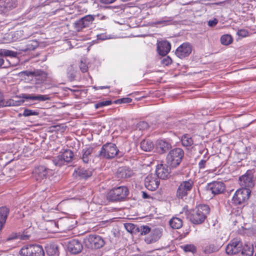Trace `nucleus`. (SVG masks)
I'll return each mask as SVG.
<instances>
[{"label":"nucleus","mask_w":256,"mask_h":256,"mask_svg":"<svg viewBox=\"0 0 256 256\" xmlns=\"http://www.w3.org/2000/svg\"><path fill=\"white\" fill-rule=\"evenodd\" d=\"M210 212V208L208 205L199 204L190 211L188 217L192 223L200 224L204 222Z\"/></svg>","instance_id":"f257e3e1"},{"label":"nucleus","mask_w":256,"mask_h":256,"mask_svg":"<svg viewBox=\"0 0 256 256\" xmlns=\"http://www.w3.org/2000/svg\"><path fill=\"white\" fill-rule=\"evenodd\" d=\"M75 222V220L70 218H61L57 222H50L47 230L52 233L69 230L74 228L73 223Z\"/></svg>","instance_id":"f03ea898"},{"label":"nucleus","mask_w":256,"mask_h":256,"mask_svg":"<svg viewBox=\"0 0 256 256\" xmlns=\"http://www.w3.org/2000/svg\"><path fill=\"white\" fill-rule=\"evenodd\" d=\"M184 156V152L181 148H173L166 156V165L170 168H176L180 164Z\"/></svg>","instance_id":"7ed1b4c3"},{"label":"nucleus","mask_w":256,"mask_h":256,"mask_svg":"<svg viewBox=\"0 0 256 256\" xmlns=\"http://www.w3.org/2000/svg\"><path fill=\"white\" fill-rule=\"evenodd\" d=\"M129 190L125 186H120L111 189L108 194V198L112 202H121L126 200Z\"/></svg>","instance_id":"20e7f679"},{"label":"nucleus","mask_w":256,"mask_h":256,"mask_svg":"<svg viewBox=\"0 0 256 256\" xmlns=\"http://www.w3.org/2000/svg\"><path fill=\"white\" fill-rule=\"evenodd\" d=\"M84 243L88 248L95 250L102 248L105 244L102 236L97 234H89L84 240Z\"/></svg>","instance_id":"39448f33"},{"label":"nucleus","mask_w":256,"mask_h":256,"mask_svg":"<svg viewBox=\"0 0 256 256\" xmlns=\"http://www.w3.org/2000/svg\"><path fill=\"white\" fill-rule=\"evenodd\" d=\"M118 152L119 150L115 144L108 142L102 146L99 156L102 158L110 160L114 158Z\"/></svg>","instance_id":"423d86ee"},{"label":"nucleus","mask_w":256,"mask_h":256,"mask_svg":"<svg viewBox=\"0 0 256 256\" xmlns=\"http://www.w3.org/2000/svg\"><path fill=\"white\" fill-rule=\"evenodd\" d=\"M250 194L251 190L249 188H239L237 190L232 198V204L235 206L244 204L249 199Z\"/></svg>","instance_id":"0eeeda50"},{"label":"nucleus","mask_w":256,"mask_h":256,"mask_svg":"<svg viewBox=\"0 0 256 256\" xmlns=\"http://www.w3.org/2000/svg\"><path fill=\"white\" fill-rule=\"evenodd\" d=\"M74 154L72 150L69 149L65 150L61 154L55 156L52 159L54 164L56 166H61L66 163L71 162L74 158Z\"/></svg>","instance_id":"6e6552de"},{"label":"nucleus","mask_w":256,"mask_h":256,"mask_svg":"<svg viewBox=\"0 0 256 256\" xmlns=\"http://www.w3.org/2000/svg\"><path fill=\"white\" fill-rule=\"evenodd\" d=\"M238 183L242 187L241 188L250 190V188H253L254 186L253 170H248L244 174L240 176L238 178Z\"/></svg>","instance_id":"1a4fd4ad"},{"label":"nucleus","mask_w":256,"mask_h":256,"mask_svg":"<svg viewBox=\"0 0 256 256\" xmlns=\"http://www.w3.org/2000/svg\"><path fill=\"white\" fill-rule=\"evenodd\" d=\"M242 247V242L237 238L231 240L226 248V252L228 255H234L240 252Z\"/></svg>","instance_id":"9d476101"},{"label":"nucleus","mask_w":256,"mask_h":256,"mask_svg":"<svg viewBox=\"0 0 256 256\" xmlns=\"http://www.w3.org/2000/svg\"><path fill=\"white\" fill-rule=\"evenodd\" d=\"M50 170L44 166L36 167L32 172L34 178L38 182H42L47 178Z\"/></svg>","instance_id":"9b49d317"},{"label":"nucleus","mask_w":256,"mask_h":256,"mask_svg":"<svg viewBox=\"0 0 256 256\" xmlns=\"http://www.w3.org/2000/svg\"><path fill=\"white\" fill-rule=\"evenodd\" d=\"M146 188L151 191L156 190L160 185V179L154 174H149L144 180Z\"/></svg>","instance_id":"f8f14e48"},{"label":"nucleus","mask_w":256,"mask_h":256,"mask_svg":"<svg viewBox=\"0 0 256 256\" xmlns=\"http://www.w3.org/2000/svg\"><path fill=\"white\" fill-rule=\"evenodd\" d=\"M194 185L193 181L189 180L182 182L177 190V196L178 198H182L187 196L190 191Z\"/></svg>","instance_id":"ddd939ff"},{"label":"nucleus","mask_w":256,"mask_h":256,"mask_svg":"<svg viewBox=\"0 0 256 256\" xmlns=\"http://www.w3.org/2000/svg\"><path fill=\"white\" fill-rule=\"evenodd\" d=\"M162 234V230L155 228L150 230V234L145 237L144 241L147 244L154 243L158 241Z\"/></svg>","instance_id":"4468645a"},{"label":"nucleus","mask_w":256,"mask_h":256,"mask_svg":"<svg viewBox=\"0 0 256 256\" xmlns=\"http://www.w3.org/2000/svg\"><path fill=\"white\" fill-rule=\"evenodd\" d=\"M17 5V0H0V14H6Z\"/></svg>","instance_id":"2eb2a0df"},{"label":"nucleus","mask_w":256,"mask_h":256,"mask_svg":"<svg viewBox=\"0 0 256 256\" xmlns=\"http://www.w3.org/2000/svg\"><path fill=\"white\" fill-rule=\"evenodd\" d=\"M192 47L189 42H184L176 50V54L180 58H184L190 54Z\"/></svg>","instance_id":"dca6fc26"},{"label":"nucleus","mask_w":256,"mask_h":256,"mask_svg":"<svg viewBox=\"0 0 256 256\" xmlns=\"http://www.w3.org/2000/svg\"><path fill=\"white\" fill-rule=\"evenodd\" d=\"M208 190L214 194H218L224 192L226 188L224 184L222 182L214 181L208 184Z\"/></svg>","instance_id":"f3484780"},{"label":"nucleus","mask_w":256,"mask_h":256,"mask_svg":"<svg viewBox=\"0 0 256 256\" xmlns=\"http://www.w3.org/2000/svg\"><path fill=\"white\" fill-rule=\"evenodd\" d=\"M92 174V172L90 169H86L80 166L75 168L72 174L74 178L79 179H87Z\"/></svg>","instance_id":"a211bd4d"},{"label":"nucleus","mask_w":256,"mask_h":256,"mask_svg":"<svg viewBox=\"0 0 256 256\" xmlns=\"http://www.w3.org/2000/svg\"><path fill=\"white\" fill-rule=\"evenodd\" d=\"M68 248L72 254H77L82 250V245L78 240H72L69 242Z\"/></svg>","instance_id":"6ab92c4d"},{"label":"nucleus","mask_w":256,"mask_h":256,"mask_svg":"<svg viewBox=\"0 0 256 256\" xmlns=\"http://www.w3.org/2000/svg\"><path fill=\"white\" fill-rule=\"evenodd\" d=\"M170 168L169 166L165 167L163 164H160L157 166L155 174L158 176L159 179L164 180L168 178L170 175Z\"/></svg>","instance_id":"aec40b11"},{"label":"nucleus","mask_w":256,"mask_h":256,"mask_svg":"<svg viewBox=\"0 0 256 256\" xmlns=\"http://www.w3.org/2000/svg\"><path fill=\"white\" fill-rule=\"evenodd\" d=\"M171 48L170 44L167 41H162L158 44L157 50L161 56H166Z\"/></svg>","instance_id":"412c9836"},{"label":"nucleus","mask_w":256,"mask_h":256,"mask_svg":"<svg viewBox=\"0 0 256 256\" xmlns=\"http://www.w3.org/2000/svg\"><path fill=\"white\" fill-rule=\"evenodd\" d=\"M132 174V171L130 168L126 166L119 168L116 172V176L120 179L130 178Z\"/></svg>","instance_id":"4be33fe9"},{"label":"nucleus","mask_w":256,"mask_h":256,"mask_svg":"<svg viewBox=\"0 0 256 256\" xmlns=\"http://www.w3.org/2000/svg\"><path fill=\"white\" fill-rule=\"evenodd\" d=\"M22 98L26 100H38L39 102L46 101L50 99V96L48 94L34 96L30 94H24L22 96Z\"/></svg>","instance_id":"5701e85b"},{"label":"nucleus","mask_w":256,"mask_h":256,"mask_svg":"<svg viewBox=\"0 0 256 256\" xmlns=\"http://www.w3.org/2000/svg\"><path fill=\"white\" fill-rule=\"evenodd\" d=\"M93 150L94 148L92 146L86 147L82 150L80 158L84 163L88 164L90 160Z\"/></svg>","instance_id":"b1692460"},{"label":"nucleus","mask_w":256,"mask_h":256,"mask_svg":"<svg viewBox=\"0 0 256 256\" xmlns=\"http://www.w3.org/2000/svg\"><path fill=\"white\" fill-rule=\"evenodd\" d=\"M9 212V209L6 206L0 208V231L2 229Z\"/></svg>","instance_id":"393cba45"},{"label":"nucleus","mask_w":256,"mask_h":256,"mask_svg":"<svg viewBox=\"0 0 256 256\" xmlns=\"http://www.w3.org/2000/svg\"><path fill=\"white\" fill-rule=\"evenodd\" d=\"M172 148L170 143L164 140H160L157 144V150L160 154L166 152L169 149Z\"/></svg>","instance_id":"a878e982"},{"label":"nucleus","mask_w":256,"mask_h":256,"mask_svg":"<svg viewBox=\"0 0 256 256\" xmlns=\"http://www.w3.org/2000/svg\"><path fill=\"white\" fill-rule=\"evenodd\" d=\"M46 253L48 255L53 256L58 254V248L55 244H50L46 247Z\"/></svg>","instance_id":"bb28decb"},{"label":"nucleus","mask_w":256,"mask_h":256,"mask_svg":"<svg viewBox=\"0 0 256 256\" xmlns=\"http://www.w3.org/2000/svg\"><path fill=\"white\" fill-rule=\"evenodd\" d=\"M220 246L216 242H213L206 246L204 251L206 254H211L218 251Z\"/></svg>","instance_id":"cd10ccee"},{"label":"nucleus","mask_w":256,"mask_h":256,"mask_svg":"<svg viewBox=\"0 0 256 256\" xmlns=\"http://www.w3.org/2000/svg\"><path fill=\"white\" fill-rule=\"evenodd\" d=\"M242 256H252L254 254V248L252 245L250 244H244L242 245L241 250Z\"/></svg>","instance_id":"c85d7f7f"},{"label":"nucleus","mask_w":256,"mask_h":256,"mask_svg":"<svg viewBox=\"0 0 256 256\" xmlns=\"http://www.w3.org/2000/svg\"><path fill=\"white\" fill-rule=\"evenodd\" d=\"M140 148L146 152H150L154 148V144L149 140H144L140 144Z\"/></svg>","instance_id":"c756f323"},{"label":"nucleus","mask_w":256,"mask_h":256,"mask_svg":"<svg viewBox=\"0 0 256 256\" xmlns=\"http://www.w3.org/2000/svg\"><path fill=\"white\" fill-rule=\"evenodd\" d=\"M30 256H44V252L42 246L32 244V252Z\"/></svg>","instance_id":"7c9ffc66"},{"label":"nucleus","mask_w":256,"mask_h":256,"mask_svg":"<svg viewBox=\"0 0 256 256\" xmlns=\"http://www.w3.org/2000/svg\"><path fill=\"white\" fill-rule=\"evenodd\" d=\"M182 144L184 146H192L194 144L192 138L188 134H184L181 138Z\"/></svg>","instance_id":"2f4dec72"},{"label":"nucleus","mask_w":256,"mask_h":256,"mask_svg":"<svg viewBox=\"0 0 256 256\" xmlns=\"http://www.w3.org/2000/svg\"><path fill=\"white\" fill-rule=\"evenodd\" d=\"M14 105V100L12 99H9L6 100L4 98L3 94L0 92V108L4 106H10Z\"/></svg>","instance_id":"473e14b6"},{"label":"nucleus","mask_w":256,"mask_h":256,"mask_svg":"<svg viewBox=\"0 0 256 256\" xmlns=\"http://www.w3.org/2000/svg\"><path fill=\"white\" fill-rule=\"evenodd\" d=\"M170 225L174 229H178L182 226V220L178 218H173L170 220Z\"/></svg>","instance_id":"72a5a7b5"},{"label":"nucleus","mask_w":256,"mask_h":256,"mask_svg":"<svg viewBox=\"0 0 256 256\" xmlns=\"http://www.w3.org/2000/svg\"><path fill=\"white\" fill-rule=\"evenodd\" d=\"M32 244L24 246L20 251L21 256H30L32 252Z\"/></svg>","instance_id":"f704fd0d"},{"label":"nucleus","mask_w":256,"mask_h":256,"mask_svg":"<svg viewBox=\"0 0 256 256\" xmlns=\"http://www.w3.org/2000/svg\"><path fill=\"white\" fill-rule=\"evenodd\" d=\"M220 42L222 45L228 46L233 42V38L231 35L226 34L220 37Z\"/></svg>","instance_id":"c9c22d12"},{"label":"nucleus","mask_w":256,"mask_h":256,"mask_svg":"<svg viewBox=\"0 0 256 256\" xmlns=\"http://www.w3.org/2000/svg\"><path fill=\"white\" fill-rule=\"evenodd\" d=\"M86 27L88 26L94 20V15H86L81 18Z\"/></svg>","instance_id":"e433bc0d"},{"label":"nucleus","mask_w":256,"mask_h":256,"mask_svg":"<svg viewBox=\"0 0 256 256\" xmlns=\"http://www.w3.org/2000/svg\"><path fill=\"white\" fill-rule=\"evenodd\" d=\"M0 56H10L11 57H16V52L12 50L6 49L0 50Z\"/></svg>","instance_id":"4c0bfd02"},{"label":"nucleus","mask_w":256,"mask_h":256,"mask_svg":"<svg viewBox=\"0 0 256 256\" xmlns=\"http://www.w3.org/2000/svg\"><path fill=\"white\" fill-rule=\"evenodd\" d=\"M136 230L141 235L145 236L150 232L151 229L148 226H141L140 228H136Z\"/></svg>","instance_id":"58836bf2"},{"label":"nucleus","mask_w":256,"mask_h":256,"mask_svg":"<svg viewBox=\"0 0 256 256\" xmlns=\"http://www.w3.org/2000/svg\"><path fill=\"white\" fill-rule=\"evenodd\" d=\"M38 114L39 112L38 111L28 108H25L22 114V115L25 117L32 116H38Z\"/></svg>","instance_id":"ea45409f"},{"label":"nucleus","mask_w":256,"mask_h":256,"mask_svg":"<svg viewBox=\"0 0 256 256\" xmlns=\"http://www.w3.org/2000/svg\"><path fill=\"white\" fill-rule=\"evenodd\" d=\"M112 104V102L110 100H106L104 101L99 102H97L94 106L96 109L102 108L105 106H110Z\"/></svg>","instance_id":"a19ab883"},{"label":"nucleus","mask_w":256,"mask_h":256,"mask_svg":"<svg viewBox=\"0 0 256 256\" xmlns=\"http://www.w3.org/2000/svg\"><path fill=\"white\" fill-rule=\"evenodd\" d=\"M84 28L86 27L81 18L77 20L74 24V28L78 32L82 30Z\"/></svg>","instance_id":"79ce46f5"},{"label":"nucleus","mask_w":256,"mask_h":256,"mask_svg":"<svg viewBox=\"0 0 256 256\" xmlns=\"http://www.w3.org/2000/svg\"><path fill=\"white\" fill-rule=\"evenodd\" d=\"M184 250L185 252H189L194 253L196 251V248L194 244H190L184 246Z\"/></svg>","instance_id":"37998d69"},{"label":"nucleus","mask_w":256,"mask_h":256,"mask_svg":"<svg viewBox=\"0 0 256 256\" xmlns=\"http://www.w3.org/2000/svg\"><path fill=\"white\" fill-rule=\"evenodd\" d=\"M172 62V59L170 56L164 58L161 60V64L164 66H168Z\"/></svg>","instance_id":"c03bdc74"},{"label":"nucleus","mask_w":256,"mask_h":256,"mask_svg":"<svg viewBox=\"0 0 256 256\" xmlns=\"http://www.w3.org/2000/svg\"><path fill=\"white\" fill-rule=\"evenodd\" d=\"M125 228L126 230L131 233L134 232V231L136 230V226L134 224L131 223H127L125 224Z\"/></svg>","instance_id":"a18cd8bd"},{"label":"nucleus","mask_w":256,"mask_h":256,"mask_svg":"<svg viewBox=\"0 0 256 256\" xmlns=\"http://www.w3.org/2000/svg\"><path fill=\"white\" fill-rule=\"evenodd\" d=\"M132 101V99L130 98H125L118 99L114 102L116 104H126L130 103Z\"/></svg>","instance_id":"49530a36"},{"label":"nucleus","mask_w":256,"mask_h":256,"mask_svg":"<svg viewBox=\"0 0 256 256\" xmlns=\"http://www.w3.org/2000/svg\"><path fill=\"white\" fill-rule=\"evenodd\" d=\"M237 34L242 38L246 37L248 35V32L246 30L241 29L238 31Z\"/></svg>","instance_id":"de8ad7c7"},{"label":"nucleus","mask_w":256,"mask_h":256,"mask_svg":"<svg viewBox=\"0 0 256 256\" xmlns=\"http://www.w3.org/2000/svg\"><path fill=\"white\" fill-rule=\"evenodd\" d=\"M80 68L81 72L83 73L86 72L88 70V66L87 64L86 63L82 61L80 62Z\"/></svg>","instance_id":"09e8293b"},{"label":"nucleus","mask_w":256,"mask_h":256,"mask_svg":"<svg viewBox=\"0 0 256 256\" xmlns=\"http://www.w3.org/2000/svg\"><path fill=\"white\" fill-rule=\"evenodd\" d=\"M18 235L16 233H12L7 238L6 240L10 241L13 240L18 238Z\"/></svg>","instance_id":"8fccbe9b"},{"label":"nucleus","mask_w":256,"mask_h":256,"mask_svg":"<svg viewBox=\"0 0 256 256\" xmlns=\"http://www.w3.org/2000/svg\"><path fill=\"white\" fill-rule=\"evenodd\" d=\"M206 160H202L198 162V168L200 169H204L206 167Z\"/></svg>","instance_id":"3c124183"},{"label":"nucleus","mask_w":256,"mask_h":256,"mask_svg":"<svg viewBox=\"0 0 256 256\" xmlns=\"http://www.w3.org/2000/svg\"><path fill=\"white\" fill-rule=\"evenodd\" d=\"M138 127L140 128V129L141 128H143L144 129L148 127V124L145 122H140L138 124Z\"/></svg>","instance_id":"603ef678"},{"label":"nucleus","mask_w":256,"mask_h":256,"mask_svg":"<svg viewBox=\"0 0 256 256\" xmlns=\"http://www.w3.org/2000/svg\"><path fill=\"white\" fill-rule=\"evenodd\" d=\"M94 18L96 16L100 20H105L108 18V17L102 14H98L96 15H94Z\"/></svg>","instance_id":"864d4df0"},{"label":"nucleus","mask_w":256,"mask_h":256,"mask_svg":"<svg viewBox=\"0 0 256 256\" xmlns=\"http://www.w3.org/2000/svg\"><path fill=\"white\" fill-rule=\"evenodd\" d=\"M36 46H34L32 44V42H28L27 44L28 48H27L25 50H34L36 48Z\"/></svg>","instance_id":"5fc2aeb1"},{"label":"nucleus","mask_w":256,"mask_h":256,"mask_svg":"<svg viewBox=\"0 0 256 256\" xmlns=\"http://www.w3.org/2000/svg\"><path fill=\"white\" fill-rule=\"evenodd\" d=\"M116 0H100V2L104 4H110L114 2Z\"/></svg>","instance_id":"6e6d98bb"},{"label":"nucleus","mask_w":256,"mask_h":256,"mask_svg":"<svg viewBox=\"0 0 256 256\" xmlns=\"http://www.w3.org/2000/svg\"><path fill=\"white\" fill-rule=\"evenodd\" d=\"M110 88V86H94V88L96 90H99V89H105V88Z\"/></svg>","instance_id":"4d7b16f0"},{"label":"nucleus","mask_w":256,"mask_h":256,"mask_svg":"<svg viewBox=\"0 0 256 256\" xmlns=\"http://www.w3.org/2000/svg\"><path fill=\"white\" fill-rule=\"evenodd\" d=\"M218 22L216 20H210L208 22V25L210 26H214Z\"/></svg>","instance_id":"13d9d810"},{"label":"nucleus","mask_w":256,"mask_h":256,"mask_svg":"<svg viewBox=\"0 0 256 256\" xmlns=\"http://www.w3.org/2000/svg\"><path fill=\"white\" fill-rule=\"evenodd\" d=\"M142 197L143 198H144V199L149 198H150V196H148V194L145 192H142Z\"/></svg>","instance_id":"bf43d9fd"},{"label":"nucleus","mask_w":256,"mask_h":256,"mask_svg":"<svg viewBox=\"0 0 256 256\" xmlns=\"http://www.w3.org/2000/svg\"><path fill=\"white\" fill-rule=\"evenodd\" d=\"M25 72L26 75L28 76H34V72Z\"/></svg>","instance_id":"052dcab7"},{"label":"nucleus","mask_w":256,"mask_h":256,"mask_svg":"<svg viewBox=\"0 0 256 256\" xmlns=\"http://www.w3.org/2000/svg\"><path fill=\"white\" fill-rule=\"evenodd\" d=\"M4 63V60L3 58H0V67L2 66Z\"/></svg>","instance_id":"680f3d73"},{"label":"nucleus","mask_w":256,"mask_h":256,"mask_svg":"<svg viewBox=\"0 0 256 256\" xmlns=\"http://www.w3.org/2000/svg\"><path fill=\"white\" fill-rule=\"evenodd\" d=\"M29 204L30 205V206H32V210H33V211H34V210H35V209H34V202H30L29 203Z\"/></svg>","instance_id":"e2e57ef3"},{"label":"nucleus","mask_w":256,"mask_h":256,"mask_svg":"<svg viewBox=\"0 0 256 256\" xmlns=\"http://www.w3.org/2000/svg\"><path fill=\"white\" fill-rule=\"evenodd\" d=\"M162 22V21H160V22H156L157 24H161L163 22Z\"/></svg>","instance_id":"0e129e2a"},{"label":"nucleus","mask_w":256,"mask_h":256,"mask_svg":"<svg viewBox=\"0 0 256 256\" xmlns=\"http://www.w3.org/2000/svg\"><path fill=\"white\" fill-rule=\"evenodd\" d=\"M69 90H70V91H72V92H75V90H72V89H70V88H69Z\"/></svg>","instance_id":"69168bd1"},{"label":"nucleus","mask_w":256,"mask_h":256,"mask_svg":"<svg viewBox=\"0 0 256 256\" xmlns=\"http://www.w3.org/2000/svg\"><path fill=\"white\" fill-rule=\"evenodd\" d=\"M74 76H73L72 78L70 80H73L74 79Z\"/></svg>","instance_id":"338daca9"}]
</instances>
